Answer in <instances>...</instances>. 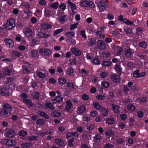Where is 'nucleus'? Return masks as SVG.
I'll return each mask as SVG.
<instances>
[{
    "mask_svg": "<svg viewBox=\"0 0 148 148\" xmlns=\"http://www.w3.org/2000/svg\"><path fill=\"white\" fill-rule=\"evenodd\" d=\"M15 26V21L12 18H10L7 20L4 27L7 30H12Z\"/></svg>",
    "mask_w": 148,
    "mask_h": 148,
    "instance_id": "1",
    "label": "nucleus"
},
{
    "mask_svg": "<svg viewBox=\"0 0 148 148\" xmlns=\"http://www.w3.org/2000/svg\"><path fill=\"white\" fill-rule=\"evenodd\" d=\"M107 3L104 1L99 2L97 4V7L99 12H103L107 8Z\"/></svg>",
    "mask_w": 148,
    "mask_h": 148,
    "instance_id": "2",
    "label": "nucleus"
},
{
    "mask_svg": "<svg viewBox=\"0 0 148 148\" xmlns=\"http://www.w3.org/2000/svg\"><path fill=\"white\" fill-rule=\"evenodd\" d=\"M11 106L9 104L6 103L3 106V109L0 112L1 114L3 116L6 115L9 111V109H10Z\"/></svg>",
    "mask_w": 148,
    "mask_h": 148,
    "instance_id": "3",
    "label": "nucleus"
},
{
    "mask_svg": "<svg viewBox=\"0 0 148 148\" xmlns=\"http://www.w3.org/2000/svg\"><path fill=\"white\" fill-rule=\"evenodd\" d=\"M39 52L40 54L45 56H49L51 54L52 52L49 49H40Z\"/></svg>",
    "mask_w": 148,
    "mask_h": 148,
    "instance_id": "4",
    "label": "nucleus"
},
{
    "mask_svg": "<svg viewBox=\"0 0 148 148\" xmlns=\"http://www.w3.org/2000/svg\"><path fill=\"white\" fill-rule=\"evenodd\" d=\"M72 106V104L71 102L70 101H67L66 102V106L64 110L68 112H71Z\"/></svg>",
    "mask_w": 148,
    "mask_h": 148,
    "instance_id": "5",
    "label": "nucleus"
},
{
    "mask_svg": "<svg viewBox=\"0 0 148 148\" xmlns=\"http://www.w3.org/2000/svg\"><path fill=\"white\" fill-rule=\"evenodd\" d=\"M4 41L6 45L8 47H12L14 45V42L11 39L5 38L4 39Z\"/></svg>",
    "mask_w": 148,
    "mask_h": 148,
    "instance_id": "6",
    "label": "nucleus"
},
{
    "mask_svg": "<svg viewBox=\"0 0 148 148\" xmlns=\"http://www.w3.org/2000/svg\"><path fill=\"white\" fill-rule=\"evenodd\" d=\"M41 27L43 29L48 30L51 28L52 23L51 22L49 23H44L41 25Z\"/></svg>",
    "mask_w": 148,
    "mask_h": 148,
    "instance_id": "7",
    "label": "nucleus"
},
{
    "mask_svg": "<svg viewBox=\"0 0 148 148\" xmlns=\"http://www.w3.org/2000/svg\"><path fill=\"white\" fill-rule=\"evenodd\" d=\"M63 99V97L60 96H57L52 100V102L54 104L59 103L62 101Z\"/></svg>",
    "mask_w": 148,
    "mask_h": 148,
    "instance_id": "8",
    "label": "nucleus"
},
{
    "mask_svg": "<svg viewBox=\"0 0 148 148\" xmlns=\"http://www.w3.org/2000/svg\"><path fill=\"white\" fill-rule=\"evenodd\" d=\"M23 33L26 36L29 37L32 36V31L30 28H27L25 29L23 31Z\"/></svg>",
    "mask_w": 148,
    "mask_h": 148,
    "instance_id": "9",
    "label": "nucleus"
},
{
    "mask_svg": "<svg viewBox=\"0 0 148 148\" xmlns=\"http://www.w3.org/2000/svg\"><path fill=\"white\" fill-rule=\"evenodd\" d=\"M86 110V107L85 106H82L77 108V112L79 114L82 115L85 112Z\"/></svg>",
    "mask_w": 148,
    "mask_h": 148,
    "instance_id": "10",
    "label": "nucleus"
},
{
    "mask_svg": "<svg viewBox=\"0 0 148 148\" xmlns=\"http://www.w3.org/2000/svg\"><path fill=\"white\" fill-rule=\"evenodd\" d=\"M30 56L34 59L38 58V51L36 50L32 51L29 53Z\"/></svg>",
    "mask_w": 148,
    "mask_h": 148,
    "instance_id": "11",
    "label": "nucleus"
},
{
    "mask_svg": "<svg viewBox=\"0 0 148 148\" xmlns=\"http://www.w3.org/2000/svg\"><path fill=\"white\" fill-rule=\"evenodd\" d=\"M72 53L76 56H79L81 54V51L78 49L75 48H72L71 49Z\"/></svg>",
    "mask_w": 148,
    "mask_h": 148,
    "instance_id": "12",
    "label": "nucleus"
},
{
    "mask_svg": "<svg viewBox=\"0 0 148 148\" xmlns=\"http://www.w3.org/2000/svg\"><path fill=\"white\" fill-rule=\"evenodd\" d=\"M49 34H46L42 32H40L37 35V37L39 38H47L49 36Z\"/></svg>",
    "mask_w": 148,
    "mask_h": 148,
    "instance_id": "13",
    "label": "nucleus"
},
{
    "mask_svg": "<svg viewBox=\"0 0 148 148\" xmlns=\"http://www.w3.org/2000/svg\"><path fill=\"white\" fill-rule=\"evenodd\" d=\"M15 135V132L12 130H9L5 133V135L9 138H12Z\"/></svg>",
    "mask_w": 148,
    "mask_h": 148,
    "instance_id": "14",
    "label": "nucleus"
},
{
    "mask_svg": "<svg viewBox=\"0 0 148 148\" xmlns=\"http://www.w3.org/2000/svg\"><path fill=\"white\" fill-rule=\"evenodd\" d=\"M100 111L103 116H108L109 110L108 109L102 107Z\"/></svg>",
    "mask_w": 148,
    "mask_h": 148,
    "instance_id": "15",
    "label": "nucleus"
},
{
    "mask_svg": "<svg viewBox=\"0 0 148 148\" xmlns=\"http://www.w3.org/2000/svg\"><path fill=\"white\" fill-rule=\"evenodd\" d=\"M97 45L100 49H103L105 47L104 42L101 40H99L97 42Z\"/></svg>",
    "mask_w": 148,
    "mask_h": 148,
    "instance_id": "16",
    "label": "nucleus"
},
{
    "mask_svg": "<svg viewBox=\"0 0 148 148\" xmlns=\"http://www.w3.org/2000/svg\"><path fill=\"white\" fill-rule=\"evenodd\" d=\"M111 77L112 80L115 83L118 82L120 80V77L118 75H112L111 76Z\"/></svg>",
    "mask_w": 148,
    "mask_h": 148,
    "instance_id": "17",
    "label": "nucleus"
},
{
    "mask_svg": "<svg viewBox=\"0 0 148 148\" xmlns=\"http://www.w3.org/2000/svg\"><path fill=\"white\" fill-rule=\"evenodd\" d=\"M75 33L74 32H66L64 35L68 38H70L73 37L75 36Z\"/></svg>",
    "mask_w": 148,
    "mask_h": 148,
    "instance_id": "18",
    "label": "nucleus"
},
{
    "mask_svg": "<svg viewBox=\"0 0 148 148\" xmlns=\"http://www.w3.org/2000/svg\"><path fill=\"white\" fill-rule=\"evenodd\" d=\"M16 143V141L12 139L8 140L6 143V145L9 146H14Z\"/></svg>",
    "mask_w": 148,
    "mask_h": 148,
    "instance_id": "19",
    "label": "nucleus"
},
{
    "mask_svg": "<svg viewBox=\"0 0 148 148\" xmlns=\"http://www.w3.org/2000/svg\"><path fill=\"white\" fill-rule=\"evenodd\" d=\"M67 17L66 15L60 17L58 18V20L60 23L63 24L67 20Z\"/></svg>",
    "mask_w": 148,
    "mask_h": 148,
    "instance_id": "20",
    "label": "nucleus"
},
{
    "mask_svg": "<svg viewBox=\"0 0 148 148\" xmlns=\"http://www.w3.org/2000/svg\"><path fill=\"white\" fill-rule=\"evenodd\" d=\"M55 143L60 146H63L64 145V142L60 138H57L55 140Z\"/></svg>",
    "mask_w": 148,
    "mask_h": 148,
    "instance_id": "21",
    "label": "nucleus"
},
{
    "mask_svg": "<svg viewBox=\"0 0 148 148\" xmlns=\"http://www.w3.org/2000/svg\"><path fill=\"white\" fill-rule=\"evenodd\" d=\"M68 3L69 4V6L71 7V9L73 11L76 10V6L74 3L71 2L70 0H68Z\"/></svg>",
    "mask_w": 148,
    "mask_h": 148,
    "instance_id": "22",
    "label": "nucleus"
},
{
    "mask_svg": "<svg viewBox=\"0 0 148 148\" xmlns=\"http://www.w3.org/2000/svg\"><path fill=\"white\" fill-rule=\"evenodd\" d=\"M114 120L112 118L107 119H106V123L108 124L112 125L114 124Z\"/></svg>",
    "mask_w": 148,
    "mask_h": 148,
    "instance_id": "23",
    "label": "nucleus"
},
{
    "mask_svg": "<svg viewBox=\"0 0 148 148\" xmlns=\"http://www.w3.org/2000/svg\"><path fill=\"white\" fill-rule=\"evenodd\" d=\"M112 109L115 113H117L119 112V107L115 104H112Z\"/></svg>",
    "mask_w": 148,
    "mask_h": 148,
    "instance_id": "24",
    "label": "nucleus"
},
{
    "mask_svg": "<svg viewBox=\"0 0 148 148\" xmlns=\"http://www.w3.org/2000/svg\"><path fill=\"white\" fill-rule=\"evenodd\" d=\"M107 96L106 94H104L103 95H97L96 96V98L99 100H103L107 97Z\"/></svg>",
    "mask_w": 148,
    "mask_h": 148,
    "instance_id": "25",
    "label": "nucleus"
},
{
    "mask_svg": "<svg viewBox=\"0 0 148 148\" xmlns=\"http://www.w3.org/2000/svg\"><path fill=\"white\" fill-rule=\"evenodd\" d=\"M37 76L39 78H44L45 77V75L44 73H42L41 72L37 71L36 72Z\"/></svg>",
    "mask_w": 148,
    "mask_h": 148,
    "instance_id": "26",
    "label": "nucleus"
},
{
    "mask_svg": "<svg viewBox=\"0 0 148 148\" xmlns=\"http://www.w3.org/2000/svg\"><path fill=\"white\" fill-rule=\"evenodd\" d=\"M94 107L98 110H100L102 107L98 103L95 102L93 103Z\"/></svg>",
    "mask_w": 148,
    "mask_h": 148,
    "instance_id": "27",
    "label": "nucleus"
},
{
    "mask_svg": "<svg viewBox=\"0 0 148 148\" xmlns=\"http://www.w3.org/2000/svg\"><path fill=\"white\" fill-rule=\"evenodd\" d=\"M23 103L26 104L29 107H31L32 106V103L29 100L27 99H23Z\"/></svg>",
    "mask_w": 148,
    "mask_h": 148,
    "instance_id": "28",
    "label": "nucleus"
},
{
    "mask_svg": "<svg viewBox=\"0 0 148 148\" xmlns=\"http://www.w3.org/2000/svg\"><path fill=\"white\" fill-rule=\"evenodd\" d=\"M143 31V29L142 27H138L136 28V33L138 35L141 36L142 34Z\"/></svg>",
    "mask_w": 148,
    "mask_h": 148,
    "instance_id": "29",
    "label": "nucleus"
},
{
    "mask_svg": "<svg viewBox=\"0 0 148 148\" xmlns=\"http://www.w3.org/2000/svg\"><path fill=\"white\" fill-rule=\"evenodd\" d=\"M138 46L139 47L144 48H146L147 47L146 43L145 41L140 42L138 43Z\"/></svg>",
    "mask_w": 148,
    "mask_h": 148,
    "instance_id": "30",
    "label": "nucleus"
},
{
    "mask_svg": "<svg viewBox=\"0 0 148 148\" xmlns=\"http://www.w3.org/2000/svg\"><path fill=\"white\" fill-rule=\"evenodd\" d=\"M125 55L127 57H130L132 55V51L130 49H127L125 51Z\"/></svg>",
    "mask_w": 148,
    "mask_h": 148,
    "instance_id": "31",
    "label": "nucleus"
},
{
    "mask_svg": "<svg viewBox=\"0 0 148 148\" xmlns=\"http://www.w3.org/2000/svg\"><path fill=\"white\" fill-rule=\"evenodd\" d=\"M116 48L117 50L116 53V55L117 56H119L121 54L123 51V49L122 48L118 46Z\"/></svg>",
    "mask_w": 148,
    "mask_h": 148,
    "instance_id": "32",
    "label": "nucleus"
},
{
    "mask_svg": "<svg viewBox=\"0 0 148 148\" xmlns=\"http://www.w3.org/2000/svg\"><path fill=\"white\" fill-rule=\"evenodd\" d=\"M0 94L3 96L8 95L7 90L4 88L0 89Z\"/></svg>",
    "mask_w": 148,
    "mask_h": 148,
    "instance_id": "33",
    "label": "nucleus"
},
{
    "mask_svg": "<svg viewBox=\"0 0 148 148\" xmlns=\"http://www.w3.org/2000/svg\"><path fill=\"white\" fill-rule=\"evenodd\" d=\"M96 39L94 38H91L88 39L87 40V42H88V44L92 46L94 45L95 43Z\"/></svg>",
    "mask_w": 148,
    "mask_h": 148,
    "instance_id": "34",
    "label": "nucleus"
},
{
    "mask_svg": "<svg viewBox=\"0 0 148 148\" xmlns=\"http://www.w3.org/2000/svg\"><path fill=\"white\" fill-rule=\"evenodd\" d=\"M45 106L46 108H49L51 110H53L55 109V108L51 103H47L45 104Z\"/></svg>",
    "mask_w": 148,
    "mask_h": 148,
    "instance_id": "35",
    "label": "nucleus"
},
{
    "mask_svg": "<svg viewBox=\"0 0 148 148\" xmlns=\"http://www.w3.org/2000/svg\"><path fill=\"white\" fill-rule=\"evenodd\" d=\"M38 114L41 116H42L47 119L49 118L48 115L45 112H43L39 111L38 112Z\"/></svg>",
    "mask_w": 148,
    "mask_h": 148,
    "instance_id": "36",
    "label": "nucleus"
},
{
    "mask_svg": "<svg viewBox=\"0 0 148 148\" xmlns=\"http://www.w3.org/2000/svg\"><path fill=\"white\" fill-rule=\"evenodd\" d=\"M128 110L130 111L133 112L135 109V106L133 104H130L127 105V106Z\"/></svg>",
    "mask_w": 148,
    "mask_h": 148,
    "instance_id": "37",
    "label": "nucleus"
},
{
    "mask_svg": "<svg viewBox=\"0 0 148 148\" xmlns=\"http://www.w3.org/2000/svg\"><path fill=\"white\" fill-rule=\"evenodd\" d=\"M58 82L60 85L66 83V80L65 78L60 77L58 78Z\"/></svg>",
    "mask_w": 148,
    "mask_h": 148,
    "instance_id": "38",
    "label": "nucleus"
},
{
    "mask_svg": "<svg viewBox=\"0 0 148 148\" xmlns=\"http://www.w3.org/2000/svg\"><path fill=\"white\" fill-rule=\"evenodd\" d=\"M89 1H82L80 4V5L82 7H86L88 6Z\"/></svg>",
    "mask_w": 148,
    "mask_h": 148,
    "instance_id": "39",
    "label": "nucleus"
},
{
    "mask_svg": "<svg viewBox=\"0 0 148 148\" xmlns=\"http://www.w3.org/2000/svg\"><path fill=\"white\" fill-rule=\"evenodd\" d=\"M124 31L127 34H132L133 32L131 29L127 27H124Z\"/></svg>",
    "mask_w": 148,
    "mask_h": 148,
    "instance_id": "40",
    "label": "nucleus"
},
{
    "mask_svg": "<svg viewBox=\"0 0 148 148\" xmlns=\"http://www.w3.org/2000/svg\"><path fill=\"white\" fill-rule=\"evenodd\" d=\"M32 145L30 143H23L21 144V146L23 148H30Z\"/></svg>",
    "mask_w": 148,
    "mask_h": 148,
    "instance_id": "41",
    "label": "nucleus"
},
{
    "mask_svg": "<svg viewBox=\"0 0 148 148\" xmlns=\"http://www.w3.org/2000/svg\"><path fill=\"white\" fill-rule=\"evenodd\" d=\"M44 15L45 17H49L51 16V13L50 10H45Z\"/></svg>",
    "mask_w": 148,
    "mask_h": 148,
    "instance_id": "42",
    "label": "nucleus"
},
{
    "mask_svg": "<svg viewBox=\"0 0 148 148\" xmlns=\"http://www.w3.org/2000/svg\"><path fill=\"white\" fill-rule=\"evenodd\" d=\"M27 134V132L23 130H21L19 131L18 133L19 135L20 136L23 137H25V136Z\"/></svg>",
    "mask_w": 148,
    "mask_h": 148,
    "instance_id": "43",
    "label": "nucleus"
},
{
    "mask_svg": "<svg viewBox=\"0 0 148 148\" xmlns=\"http://www.w3.org/2000/svg\"><path fill=\"white\" fill-rule=\"evenodd\" d=\"M105 134L107 136H110L113 135L114 134L112 130L111 129H109L105 131Z\"/></svg>",
    "mask_w": 148,
    "mask_h": 148,
    "instance_id": "44",
    "label": "nucleus"
},
{
    "mask_svg": "<svg viewBox=\"0 0 148 148\" xmlns=\"http://www.w3.org/2000/svg\"><path fill=\"white\" fill-rule=\"evenodd\" d=\"M108 75V73L107 71H104L102 72L100 74V76L101 78H104L107 77Z\"/></svg>",
    "mask_w": 148,
    "mask_h": 148,
    "instance_id": "45",
    "label": "nucleus"
},
{
    "mask_svg": "<svg viewBox=\"0 0 148 148\" xmlns=\"http://www.w3.org/2000/svg\"><path fill=\"white\" fill-rule=\"evenodd\" d=\"M32 95L33 97V98L36 99H38L39 94L38 93L36 92H32Z\"/></svg>",
    "mask_w": 148,
    "mask_h": 148,
    "instance_id": "46",
    "label": "nucleus"
},
{
    "mask_svg": "<svg viewBox=\"0 0 148 148\" xmlns=\"http://www.w3.org/2000/svg\"><path fill=\"white\" fill-rule=\"evenodd\" d=\"M102 86L105 88H107L110 86V84L108 82L104 81L101 83Z\"/></svg>",
    "mask_w": 148,
    "mask_h": 148,
    "instance_id": "47",
    "label": "nucleus"
},
{
    "mask_svg": "<svg viewBox=\"0 0 148 148\" xmlns=\"http://www.w3.org/2000/svg\"><path fill=\"white\" fill-rule=\"evenodd\" d=\"M3 71L4 73L6 75H9L11 72V70L8 69L7 68H5L3 69Z\"/></svg>",
    "mask_w": 148,
    "mask_h": 148,
    "instance_id": "48",
    "label": "nucleus"
},
{
    "mask_svg": "<svg viewBox=\"0 0 148 148\" xmlns=\"http://www.w3.org/2000/svg\"><path fill=\"white\" fill-rule=\"evenodd\" d=\"M115 69L116 72L118 73H121L122 70V68L120 67L119 65H116L115 67Z\"/></svg>",
    "mask_w": 148,
    "mask_h": 148,
    "instance_id": "49",
    "label": "nucleus"
},
{
    "mask_svg": "<svg viewBox=\"0 0 148 148\" xmlns=\"http://www.w3.org/2000/svg\"><path fill=\"white\" fill-rule=\"evenodd\" d=\"M78 25V23H75L73 24H71L70 25L71 30H73L77 27V26Z\"/></svg>",
    "mask_w": 148,
    "mask_h": 148,
    "instance_id": "50",
    "label": "nucleus"
},
{
    "mask_svg": "<svg viewBox=\"0 0 148 148\" xmlns=\"http://www.w3.org/2000/svg\"><path fill=\"white\" fill-rule=\"evenodd\" d=\"M63 31V28H60L56 30L53 32V35H56L57 34H59L61 32H62Z\"/></svg>",
    "mask_w": 148,
    "mask_h": 148,
    "instance_id": "51",
    "label": "nucleus"
},
{
    "mask_svg": "<svg viewBox=\"0 0 148 148\" xmlns=\"http://www.w3.org/2000/svg\"><path fill=\"white\" fill-rule=\"evenodd\" d=\"M59 5L58 2H56L50 5V7L55 9H56Z\"/></svg>",
    "mask_w": 148,
    "mask_h": 148,
    "instance_id": "52",
    "label": "nucleus"
},
{
    "mask_svg": "<svg viewBox=\"0 0 148 148\" xmlns=\"http://www.w3.org/2000/svg\"><path fill=\"white\" fill-rule=\"evenodd\" d=\"M95 125L93 124H90L86 126V129L88 131L92 130L94 128Z\"/></svg>",
    "mask_w": 148,
    "mask_h": 148,
    "instance_id": "53",
    "label": "nucleus"
},
{
    "mask_svg": "<svg viewBox=\"0 0 148 148\" xmlns=\"http://www.w3.org/2000/svg\"><path fill=\"white\" fill-rule=\"evenodd\" d=\"M92 64L95 65L99 64H100V62L97 58H95L93 60Z\"/></svg>",
    "mask_w": 148,
    "mask_h": 148,
    "instance_id": "54",
    "label": "nucleus"
},
{
    "mask_svg": "<svg viewBox=\"0 0 148 148\" xmlns=\"http://www.w3.org/2000/svg\"><path fill=\"white\" fill-rule=\"evenodd\" d=\"M111 64L110 62L104 61L103 62L102 65L104 66H108L110 65Z\"/></svg>",
    "mask_w": 148,
    "mask_h": 148,
    "instance_id": "55",
    "label": "nucleus"
},
{
    "mask_svg": "<svg viewBox=\"0 0 148 148\" xmlns=\"http://www.w3.org/2000/svg\"><path fill=\"white\" fill-rule=\"evenodd\" d=\"M23 68V72L25 74H29L31 73L30 71L27 68L25 67V66H22Z\"/></svg>",
    "mask_w": 148,
    "mask_h": 148,
    "instance_id": "56",
    "label": "nucleus"
},
{
    "mask_svg": "<svg viewBox=\"0 0 148 148\" xmlns=\"http://www.w3.org/2000/svg\"><path fill=\"white\" fill-rule=\"evenodd\" d=\"M37 137L36 136H29L27 137V139L28 140L32 141L33 140H37Z\"/></svg>",
    "mask_w": 148,
    "mask_h": 148,
    "instance_id": "57",
    "label": "nucleus"
},
{
    "mask_svg": "<svg viewBox=\"0 0 148 148\" xmlns=\"http://www.w3.org/2000/svg\"><path fill=\"white\" fill-rule=\"evenodd\" d=\"M124 23L128 25H132L133 24V22L130 21L126 19L124 20Z\"/></svg>",
    "mask_w": 148,
    "mask_h": 148,
    "instance_id": "58",
    "label": "nucleus"
},
{
    "mask_svg": "<svg viewBox=\"0 0 148 148\" xmlns=\"http://www.w3.org/2000/svg\"><path fill=\"white\" fill-rule=\"evenodd\" d=\"M66 86L71 89L74 88V87L73 84L71 82H67L66 84Z\"/></svg>",
    "mask_w": 148,
    "mask_h": 148,
    "instance_id": "59",
    "label": "nucleus"
},
{
    "mask_svg": "<svg viewBox=\"0 0 148 148\" xmlns=\"http://www.w3.org/2000/svg\"><path fill=\"white\" fill-rule=\"evenodd\" d=\"M139 70H137L134 71L133 73L134 76L136 78L139 77Z\"/></svg>",
    "mask_w": 148,
    "mask_h": 148,
    "instance_id": "60",
    "label": "nucleus"
},
{
    "mask_svg": "<svg viewBox=\"0 0 148 148\" xmlns=\"http://www.w3.org/2000/svg\"><path fill=\"white\" fill-rule=\"evenodd\" d=\"M90 115L92 117H95L98 115V112L96 111H91L90 112Z\"/></svg>",
    "mask_w": 148,
    "mask_h": 148,
    "instance_id": "61",
    "label": "nucleus"
},
{
    "mask_svg": "<svg viewBox=\"0 0 148 148\" xmlns=\"http://www.w3.org/2000/svg\"><path fill=\"white\" fill-rule=\"evenodd\" d=\"M107 18L109 20H112L114 19L113 15L111 13H109L107 14Z\"/></svg>",
    "mask_w": 148,
    "mask_h": 148,
    "instance_id": "62",
    "label": "nucleus"
},
{
    "mask_svg": "<svg viewBox=\"0 0 148 148\" xmlns=\"http://www.w3.org/2000/svg\"><path fill=\"white\" fill-rule=\"evenodd\" d=\"M36 123L39 125H42L44 123V121L42 119H39L37 120Z\"/></svg>",
    "mask_w": 148,
    "mask_h": 148,
    "instance_id": "63",
    "label": "nucleus"
},
{
    "mask_svg": "<svg viewBox=\"0 0 148 148\" xmlns=\"http://www.w3.org/2000/svg\"><path fill=\"white\" fill-rule=\"evenodd\" d=\"M73 72V70L71 68H69L66 71V73L68 75H71Z\"/></svg>",
    "mask_w": 148,
    "mask_h": 148,
    "instance_id": "64",
    "label": "nucleus"
}]
</instances>
